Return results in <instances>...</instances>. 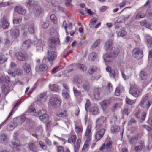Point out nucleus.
<instances>
[{"label":"nucleus","instance_id":"obj_1","mask_svg":"<svg viewBox=\"0 0 152 152\" xmlns=\"http://www.w3.org/2000/svg\"><path fill=\"white\" fill-rule=\"evenodd\" d=\"M50 34L51 36H54L48 41L50 47L53 48L59 42L58 33L55 28H52L50 30Z\"/></svg>","mask_w":152,"mask_h":152},{"label":"nucleus","instance_id":"obj_2","mask_svg":"<svg viewBox=\"0 0 152 152\" xmlns=\"http://www.w3.org/2000/svg\"><path fill=\"white\" fill-rule=\"evenodd\" d=\"M20 26L22 30H24L23 35L24 36L27 35L28 33V32L25 29L26 28L27 29L28 31L31 34L34 33L36 30V28L33 23H28L26 25L22 24L20 25Z\"/></svg>","mask_w":152,"mask_h":152},{"label":"nucleus","instance_id":"obj_3","mask_svg":"<svg viewBox=\"0 0 152 152\" xmlns=\"http://www.w3.org/2000/svg\"><path fill=\"white\" fill-rule=\"evenodd\" d=\"M148 95L146 94L143 96L140 104L141 107L148 110L151 104L152 101L148 99Z\"/></svg>","mask_w":152,"mask_h":152},{"label":"nucleus","instance_id":"obj_4","mask_svg":"<svg viewBox=\"0 0 152 152\" xmlns=\"http://www.w3.org/2000/svg\"><path fill=\"white\" fill-rule=\"evenodd\" d=\"M129 93L135 97H138L140 95V92L136 85H132L129 91Z\"/></svg>","mask_w":152,"mask_h":152},{"label":"nucleus","instance_id":"obj_5","mask_svg":"<svg viewBox=\"0 0 152 152\" xmlns=\"http://www.w3.org/2000/svg\"><path fill=\"white\" fill-rule=\"evenodd\" d=\"M113 143V142L111 140H107L105 143L100 148V150H103V151H110Z\"/></svg>","mask_w":152,"mask_h":152},{"label":"nucleus","instance_id":"obj_6","mask_svg":"<svg viewBox=\"0 0 152 152\" xmlns=\"http://www.w3.org/2000/svg\"><path fill=\"white\" fill-rule=\"evenodd\" d=\"M20 32L19 29L18 28H15L13 29H12L8 31V35L9 37L12 40L15 39L19 35Z\"/></svg>","mask_w":152,"mask_h":152},{"label":"nucleus","instance_id":"obj_7","mask_svg":"<svg viewBox=\"0 0 152 152\" xmlns=\"http://www.w3.org/2000/svg\"><path fill=\"white\" fill-rule=\"evenodd\" d=\"M57 56V53L56 51L50 50H48L47 58L50 64L52 63L53 61L56 58Z\"/></svg>","mask_w":152,"mask_h":152},{"label":"nucleus","instance_id":"obj_8","mask_svg":"<svg viewBox=\"0 0 152 152\" xmlns=\"http://www.w3.org/2000/svg\"><path fill=\"white\" fill-rule=\"evenodd\" d=\"M61 101L59 99L55 96L51 97L49 100V104L53 107L59 106L61 104Z\"/></svg>","mask_w":152,"mask_h":152},{"label":"nucleus","instance_id":"obj_9","mask_svg":"<svg viewBox=\"0 0 152 152\" xmlns=\"http://www.w3.org/2000/svg\"><path fill=\"white\" fill-rule=\"evenodd\" d=\"M132 54L134 58L138 59L141 58L143 56L142 50L138 48L134 49L133 50Z\"/></svg>","mask_w":152,"mask_h":152},{"label":"nucleus","instance_id":"obj_10","mask_svg":"<svg viewBox=\"0 0 152 152\" xmlns=\"http://www.w3.org/2000/svg\"><path fill=\"white\" fill-rule=\"evenodd\" d=\"M96 122L97 127L99 128L103 127L105 126V123L107 122L106 118L104 117L101 116L96 120Z\"/></svg>","mask_w":152,"mask_h":152},{"label":"nucleus","instance_id":"obj_11","mask_svg":"<svg viewBox=\"0 0 152 152\" xmlns=\"http://www.w3.org/2000/svg\"><path fill=\"white\" fill-rule=\"evenodd\" d=\"M145 148V143L143 140H140L139 143L134 145V149L135 152H140Z\"/></svg>","mask_w":152,"mask_h":152},{"label":"nucleus","instance_id":"obj_12","mask_svg":"<svg viewBox=\"0 0 152 152\" xmlns=\"http://www.w3.org/2000/svg\"><path fill=\"white\" fill-rule=\"evenodd\" d=\"M140 140H142L140 139L138 136L136 135L130 137L129 139V142L131 145L134 146L138 144Z\"/></svg>","mask_w":152,"mask_h":152},{"label":"nucleus","instance_id":"obj_13","mask_svg":"<svg viewBox=\"0 0 152 152\" xmlns=\"http://www.w3.org/2000/svg\"><path fill=\"white\" fill-rule=\"evenodd\" d=\"M105 130L104 128L101 129L95 133V139L97 140H100L103 136Z\"/></svg>","mask_w":152,"mask_h":152},{"label":"nucleus","instance_id":"obj_14","mask_svg":"<svg viewBox=\"0 0 152 152\" xmlns=\"http://www.w3.org/2000/svg\"><path fill=\"white\" fill-rule=\"evenodd\" d=\"M0 27L3 29H7L10 26L9 22L7 20L5 17L3 18L1 20Z\"/></svg>","mask_w":152,"mask_h":152},{"label":"nucleus","instance_id":"obj_15","mask_svg":"<svg viewBox=\"0 0 152 152\" xmlns=\"http://www.w3.org/2000/svg\"><path fill=\"white\" fill-rule=\"evenodd\" d=\"M110 50V53L112 55V56L114 58L117 56L120 52L119 49L115 47L111 48Z\"/></svg>","mask_w":152,"mask_h":152},{"label":"nucleus","instance_id":"obj_16","mask_svg":"<svg viewBox=\"0 0 152 152\" xmlns=\"http://www.w3.org/2000/svg\"><path fill=\"white\" fill-rule=\"evenodd\" d=\"M64 89L62 91V94L64 98L67 99L69 97V95L68 93L69 91L67 85L66 84H63Z\"/></svg>","mask_w":152,"mask_h":152},{"label":"nucleus","instance_id":"obj_17","mask_svg":"<svg viewBox=\"0 0 152 152\" xmlns=\"http://www.w3.org/2000/svg\"><path fill=\"white\" fill-rule=\"evenodd\" d=\"M32 12L36 16H37L42 13V10L39 5H37L34 7Z\"/></svg>","mask_w":152,"mask_h":152},{"label":"nucleus","instance_id":"obj_18","mask_svg":"<svg viewBox=\"0 0 152 152\" xmlns=\"http://www.w3.org/2000/svg\"><path fill=\"white\" fill-rule=\"evenodd\" d=\"M91 126L90 125L88 126L85 134V137L87 141H90L91 139Z\"/></svg>","mask_w":152,"mask_h":152},{"label":"nucleus","instance_id":"obj_19","mask_svg":"<svg viewBox=\"0 0 152 152\" xmlns=\"http://www.w3.org/2000/svg\"><path fill=\"white\" fill-rule=\"evenodd\" d=\"M15 56L16 58L20 61H23L26 59V56L25 54L20 52L16 53Z\"/></svg>","mask_w":152,"mask_h":152},{"label":"nucleus","instance_id":"obj_20","mask_svg":"<svg viewBox=\"0 0 152 152\" xmlns=\"http://www.w3.org/2000/svg\"><path fill=\"white\" fill-rule=\"evenodd\" d=\"M17 134L15 133L14 136V140H13L10 144L9 145L11 146L12 147H16L18 146L20 144V143L18 139H17L15 137V135L16 136Z\"/></svg>","mask_w":152,"mask_h":152},{"label":"nucleus","instance_id":"obj_21","mask_svg":"<svg viewBox=\"0 0 152 152\" xmlns=\"http://www.w3.org/2000/svg\"><path fill=\"white\" fill-rule=\"evenodd\" d=\"M46 94L45 93H42L38 96L37 102L39 104L42 103L46 100Z\"/></svg>","mask_w":152,"mask_h":152},{"label":"nucleus","instance_id":"obj_22","mask_svg":"<svg viewBox=\"0 0 152 152\" xmlns=\"http://www.w3.org/2000/svg\"><path fill=\"white\" fill-rule=\"evenodd\" d=\"M31 44V42L29 39L26 40L23 42L21 46V48L23 50L29 48Z\"/></svg>","mask_w":152,"mask_h":152},{"label":"nucleus","instance_id":"obj_23","mask_svg":"<svg viewBox=\"0 0 152 152\" xmlns=\"http://www.w3.org/2000/svg\"><path fill=\"white\" fill-rule=\"evenodd\" d=\"M101 91V89L100 88H94V95L96 99H100V93Z\"/></svg>","mask_w":152,"mask_h":152},{"label":"nucleus","instance_id":"obj_24","mask_svg":"<svg viewBox=\"0 0 152 152\" xmlns=\"http://www.w3.org/2000/svg\"><path fill=\"white\" fill-rule=\"evenodd\" d=\"M22 69L23 71L27 73H29L31 70V66L27 63L23 64L22 66Z\"/></svg>","mask_w":152,"mask_h":152},{"label":"nucleus","instance_id":"obj_25","mask_svg":"<svg viewBox=\"0 0 152 152\" xmlns=\"http://www.w3.org/2000/svg\"><path fill=\"white\" fill-rule=\"evenodd\" d=\"M110 103L109 100H105L101 102L100 104L101 105V108L102 109L103 111H104L109 106Z\"/></svg>","mask_w":152,"mask_h":152},{"label":"nucleus","instance_id":"obj_26","mask_svg":"<svg viewBox=\"0 0 152 152\" xmlns=\"http://www.w3.org/2000/svg\"><path fill=\"white\" fill-rule=\"evenodd\" d=\"M112 55L110 53L109 54L106 53L103 56V58L105 61L107 62H110L112 61L114 58L112 56Z\"/></svg>","mask_w":152,"mask_h":152},{"label":"nucleus","instance_id":"obj_27","mask_svg":"<svg viewBox=\"0 0 152 152\" xmlns=\"http://www.w3.org/2000/svg\"><path fill=\"white\" fill-rule=\"evenodd\" d=\"M139 76L142 80H145L147 78L148 75L146 71L143 69L140 71Z\"/></svg>","mask_w":152,"mask_h":152},{"label":"nucleus","instance_id":"obj_28","mask_svg":"<svg viewBox=\"0 0 152 152\" xmlns=\"http://www.w3.org/2000/svg\"><path fill=\"white\" fill-rule=\"evenodd\" d=\"M15 12H17L19 14L24 15L26 13V10L22 7H16L14 9Z\"/></svg>","mask_w":152,"mask_h":152},{"label":"nucleus","instance_id":"obj_29","mask_svg":"<svg viewBox=\"0 0 152 152\" xmlns=\"http://www.w3.org/2000/svg\"><path fill=\"white\" fill-rule=\"evenodd\" d=\"M47 69V66L45 64H41L40 65L38 68H35L36 70L38 72H43L46 71Z\"/></svg>","mask_w":152,"mask_h":152},{"label":"nucleus","instance_id":"obj_30","mask_svg":"<svg viewBox=\"0 0 152 152\" xmlns=\"http://www.w3.org/2000/svg\"><path fill=\"white\" fill-rule=\"evenodd\" d=\"M1 86L2 92L4 94H6L10 92V88L8 86L4 85Z\"/></svg>","mask_w":152,"mask_h":152},{"label":"nucleus","instance_id":"obj_31","mask_svg":"<svg viewBox=\"0 0 152 152\" xmlns=\"http://www.w3.org/2000/svg\"><path fill=\"white\" fill-rule=\"evenodd\" d=\"M28 146L30 149L33 152H37V146L33 142L29 143Z\"/></svg>","mask_w":152,"mask_h":152},{"label":"nucleus","instance_id":"obj_32","mask_svg":"<svg viewBox=\"0 0 152 152\" xmlns=\"http://www.w3.org/2000/svg\"><path fill=\"white\" fill-rule=\"evenodd\" d=\"M17 126V123L15 122H12L8 124L7 127V129L9 131L13 130L14 128Z\"/></svg>","mask_w":152,"mask_h":152},{"label":"nucleus","instance_id":"obj_33","mask_svg":"<svg viewBox=\"0 0 152 152\" xmlns=\"http://www.w3.org/2000/svg\"><path fill=\"white\" fill-rule=\"evenodd\" d=\"M90 111L91 114L96 115L99 113V108L97 107L94 106L90 108Z\"/></svg>","mask_w":152,"mask_h":152},{"label":"nucleus","instance_id":"obj_34","mask_svg":"<svg viewBox=\"0 0 152 152\" xmlns=\"http://www.w3.org/2000/svg\"><path fill=\"white\" fill-rule=\"evenodd\" d=\"M113 43L112 41L109 40L105 44L104 46V48L106 50H110L111 48Z\"/></svg>","mask_w":152,"mask_h":152},{"label":"nucleus","instance_id":"obj_35","mask_svg":"<svg viewBox=\"0 0 152 152\" xmlns=\"http://www.w3.org/2000/svg\"><path fill=\"white\" fill-rule=\"evenodd\" d=\"M97 58V54L95 52H92L90 53L88 57V59L91 61H94Z\"/></svg>","mask_w":152,"mask_h":152},{"label":"nucleus","instance_id":"obj_36","mask_svg":"<svg viewBox=\"0 0 152 152\" xmlns=\"http://www.w3.org/2000/svg\"><path fill=\"white\" fill-rule=\"evenodd\" d=\"M75 131L77 134L80 135L82 132L83 129L81 126H75Z\"/></svg>","mask_w":152,"mask_h":152},{"label":"nucleus","instance_id":"obj_37","mask_svg":"<svg viewBox=\"0 0 152 152\" xmlns=\"http://www.w3.org/2000/svg\"><path fill=\"white\" fill-rule=\"evenodd\" d=\"M57 115L59 117H66L68 116L67 112L64 110H61L59 111L57 113Z\"/></svg>","mask_w":152,"mask_h":152},{"label":"nucleus","instance_id":"obj_38","mask_svg":"<svg viewBox=\"0 0 152 152\" xmlns=\"http://www.w3.org/2000/svg\"><path fill=\"white\" fill-rule=\"evenodd\" d=\"M0 139L3 143H5L8 142L7 136L4 134H2L1 135Z\"/></svg>","mask_w":152,"mask_h":152},{"label":"nucleus","instance_id":"obj_39","mask_svg":"<svg viewBox=\"0 0 152 152\" xmlns=\"http://www.w3.org/2000/svg\"><path fill=\"white\" fill-rule=\"evenodd\" d=\"M49 89L52 91L57 92L58 91V86L55 84L49 85Z\"/></svg>","mask_w":152,"mask_h":152},{"label":"nucleus","instance_id":"obj_40","mask_svg":"<svg viewBox=\"0 0 152 152\" xmlns=\"http://www.w3.org/2000/svg\"><path fill=\"white\" fill-rule=\"evenodd\" d=\"M63 25L64 26V27L66 33H67V34H68V33L67 32V30L66 28H67L69 30H71L72 29V26L71 23H69L66 25V22L65 21H64L63 22Z\"/></svg>","mask_w":152,"mask_h":152},{"label":"nucleus","instance_id":"obj_41","mask_svg":"<svg viewBox=\"0 0 152 152\" xmlns=\"http://www.w3.org/2000/svg\"><path fill=\"white\" fill-rule=\"evenodd\" d=\"M145 38L146 40L147 43L148 44V47H151V45L152 43V39L151 37L149 35H146Z\"/></svg>","mask_w":152,"mask_h":152},{"label":"nucleus","instance_id":"obj_42","mask_svg":"<svg viewBox=\"0 0 152 152\" xmlns=\"http://www.w3.org/2000/svg\"><path fill=\"white\" fill-rule=\"evenodd\" d=\"M46 113V110L44 109H42V110H39L37 112L34 113V115L36 116H38L39 118L40 116Z\"/></svg>","mask_w":152,"mask_h":152},{"label":"nucleus","instance_id":"obj_43","mask_svg":"<svg viewBox=\"0 0 152 152\" xmlns=\"http://www.w3.org/2000/svg\"><path fill=\"white\" fill-rule=\"evenodd\" d=\"M2 43L7 46H10L12 44V42L9 39L5 38L2 40Z\"/></svg>","mask_w":152,"mask_h":152},{"label":"nucleus","instance_id":"obj_44","mask_svg":"<svg viewBox=\"0 0 152 152\" xmlns=\"http://www.w3.org/2000/svg\"><path fill=\"white\" fill-rule=\"evenodd\" d=\"M77 139L76 135H74L70 137L68 140L69 142L74 144L75 143Z\"/></svg>","mask_w":152,"mask_h":152},{"label":"nucleus","instance_id":"obj_45","mask_svg":"<svg viewBox=\"0 0 152 152\" xmlns=\"http://www.w3.org/2000/svg\"><path fill=\"white\" fill-rule=\"evenodd\" d=\"M39 118L42 121L44 122H46L48 119V116L46 113L40 116Z\"/></svg>","mask_w":152,"mask_h":152},{"label":"nucleus","instance_id":"obj_46","mask_svg":"<svg viewBox=\"0 0 152 152\" xmlns=\"http://www.w3.org/2000/svg\"><path fill=\"white\" fill-rule=\"evenodd\" d=\"M145 15L142 12H138L136 15L135 18L137 19H139L141 18H144Z\"/></svg>","mask_w":152,"mask_h":152},{"label":"nucleus","instance_id":"obj_47","mask_svg":"<svg viewBox=\"0 0 152 152\" xmlns=\"http://www.w3.org/2000/svg\"><path fill=\"white\" fill-rule=\"evenodd\" d=\"M83 87L85 90L87 91L89 90L90 88V86L89 83L87 81H85L84 82Z\"/></svg>","mask_w":152,"mask_h":152},{"label":"nucleus","instance_id":"obj_48","mask_svg":"<svg viewBox=\"0 0 152 152\" xmlns=\"http://www.w3.org/2000/svg\"><path fill=\"white\" fill-rule=\"evenodd\" d=\"M97 70V68L95 66H91L89 68V72L90 74H92V73L95 72Z\"/></svg>","mask_w":152,"mask_h":152},{"label":"nucleus","instance_id":"obj_49","mask_svg":"<svg viewBox=\"0 0 152 152\" xmlns=\"http://www.w3.org/2000/svg\"><path fill=\"white\" fill-rule=\"evenodd\" d=\"M128 18H129L128 17H125V16H121L118 18L117 22L118 23H120L125 20L126 19H127Z\"/></svg>","mask_w":152,"mask_h":152},{"label":"nucleus","instance_id":"obj_50","mask_svg":"<svg viewBox=\"0 0 152 152\" xmlns=\"http://www.w3.org/2000/svg\"><path fill=\"white\" fill-rule=\"evenodd\" d=\"M127 34L126 32L124 30H122L118 32L117 33V36L123 37L125 36Z\"/></svg>","mask_w":152,"mask_h":152},{"label":"nucleus","instance_id":"obj_51","mask_svg":"<svg viewBox=\"0 0 152 152\" xmlns=\"http://www.w3.org/2000/svg\"><path fill=\"white\" fill-rule=\"evenodd\" d=\"M73 91L75 96H78L80 95L81 94L80 91L77 90L75 87H73Z\"/></svg>","mask_w":152,"mask_h":152},{"label":"nucleus","instance_id":"obj_52","mask_svg":"<svg viewBox=\"0 0 152 152\" xmlns=\"http://www.w3.org/2000/svg\"><path fill=\"white\" fill-rule=\"evenodd\" d=\"M97 20V18H93L91 20V22L89 24V25L91 28H93L94 27V25L96 23Z\"/></svg>","mask_w":152,"mask_h":152},{"label":"nucleus","instance_id":"obj_53","mask_svg":"<svg viewBox=\"0 0 152 152\" xmlns=\"http://www.w3.org/2000/svg\"><path fill=\"white\" fill-rule=\"evenodd\" d=\"M100 41L101 40L100 39L96 40L93 44L92 47L94 48H96L97 47L100 45Z\"/></svg>","mask_w":152,"mask_h":152},{"label":"nucleus","instance_id":"obj_54","mask_svg":"<svg viewBox=\"0 0 152 152\" xmlns=\"http://www.w3.org/2000/svg\"><path fill=\"white\" fill-rule=\"evenodd\" d=\"M50 19L52 22L54 23L55 24L57 23V19L56 17L54 15L52 14L50 16Z\"/></svg>","mask_w":152,"mask_h":152},{"label":"nucleus","instance_id":"obj_55","mask_svg":"<svg viewBox=\"0 0 152 152\" xmlns=\"http://www.w3.org/2000/svg\"><path fill=\"white\" fill-rule=\"evenodd\" d=\"M7 58L4 56H0V64H2L7 61Z\"/></svg>","mask_w":152,"mask_h":152},{"label":"nucleus","instance_id":"obj_56","mask_svg":"<svg viewBox=\"0 0 152 152\" xmlns=\"http://www.w3.org/2000/svg\"><path fill=\"white\" fill-rule=\"evenodd\" d=\"M119 130V127H118L113 126L111 128V131L112 133H115L118 132Z\"/></svg>","mask_w":152,"mask_h":152},{"label":"nucleus","instance_id":"obj_57","mask_svg":"<svg viewBox=\"0 0 152 152\" xmlns=\"http://www.w3.org/2000/svg\"><path fill=\"white\" fill-rule=\"evenodd\" d=\"M22 20V19L20 18L14 19L13 20V23L14 24L19 23L21 22Z\"/></svg>","mask_w":152,"mask_h":152},{"label":"nucleus","instance_id":"obj_58","mask_svg":"<svg viewBox=\"0 0 152 152\" xmlns=\"http://www.w3.org/2000/svg\"><path fill=\"white\" fill-rule=\"evenodd\" d=\"M78 67L79 69L83 71H86L87 69L86 66L83 64H79L78 65Z\"/></svg>","mask_w":152,"mask_h":152},{"label":"nucleus","instance_id":"obj_59","mask_svg":"<svg viewBox=\"0 0 152 152\" xmlns=\"http://www.w3.org/2000/svg\"><path fill=\"white\" fill-rule=\"evenodd\" d=\"M125 101H126V102L127 104H132L134 102H135V101H134V100H131L128 98H126V99Z\"/></svg>","mask_w":152,"mask_h":152},{"label":"nucleus","instance_id":"obj_60","mask_svg":"<svg viewBox=\"0 0 152 152\" xmlns=\"http://www.w3.org/2000/svg\"><path fill=\"white\" fill-rule=\"evenodd\" d=\"M10 5V3L9 2H2L0 3V7H5Z\"/></svg>","mask_w":152,"mask_h":152},{"label":"nucleus","instance_id":"obj_61","mask_svg":"<svg viewBox=\"0 0 152 152\" xmlns=\"http://www.w3.org/2000/svg\"><path fill=\"white\" fill-rule=\"evenodd\" d=\"M110 76L113 78H115L116 75V74L115 72V71L114 70H112L110 72Z\"/></svg>","mask_w":152,"mask_h":152},{"label":"nucleus","instance_id":"obj_62","mask_svg":"<svg viewBox=\"0 0 152 152\" xmlns=\"http://www.w3.org/2000/svg\"><path fill=\"white\" fill-rule=\"evenodd\" d=\"M17 67V65L15 62L12 61L10 63V67L11 69H15Z\"/></svg>","mask_w":152,"mask_h":152},{"label":"nucleus","instance_id":"obj_63","mask_svg":"<svg viewBox=\"0 0 152 152\" xmlns=\"http://www.w3.org/2000/svg\"><path fill=\"white\" fill-rule=\"evenodd\" d=\"M4 78V77H1L0 78V86L5 85V82Z\"/></svg>","mask_w":152,"mask_h":152},{"label":"nucleus","instance_id":"obj_64","mask_svg":"<svg viewBox=\"0 0 152 152\" xmlns=\"http://www.w3.org/2000/svg\"><path fill=\"white\" fill-rule=\"evenodd\" d=\"M39 145L41 148L45 150L47 148V146L45 145L44 142L42 141L39 142Z\"/></svg>","mask_w":152,"mask_h":152}]
</instances>
